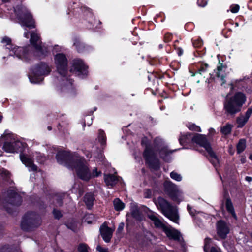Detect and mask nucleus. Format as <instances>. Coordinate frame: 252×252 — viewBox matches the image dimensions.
<instances>
[{
	"mask_svg": "<svg viewBox=\"0 0 252 252\" xmlns=\"http://www.w3.org/2000/svg\"><path fill=\"white\" fill-rule=\"evenodd\" d=\"M174 202H180L183 200L182 192L178 187L174 185Z\"/></svg>",
	"mask_w": 252,
	"mask_h": 252,
	"instance_id": "4be33fe9",
	"label": "nucleus"
},
{
	"mask_svg": "<svg viewBox=\"0 0 252 252\" xmlns=\"http://www.w3.org/2000/svg\"><path fill=\"white\" fill-rule=\"evenodd\" d=\"M94 200V197L92 193H88L85 194L84 201L89 209L93 206Z\"/></svg>",
	"mask_w": 252,
	"mask_h": 252,
	"instance_id": "5701e85b",
	"label": "nucleus"
},
{
	"mask_svg": "<svg viewBox=\"0 0 252 252\" xmlns=\"http://www.w3.org/2000/svg\"><path fill=\"white\" fill-rule=\"evenodd\" d=\"M225 206L227 211L230 213L232 217L235 219H237V216L234 211L233 205L231 199L228 198L226 200Z\"/></svg>",
	"mask_w": 252,
	"mask_h": 252,
	"instance_id": "aec40b11",
	"label": "nucleus"
},
{
	"mask_svg": "<svg viewBox=\"0 0 252 252\" xmlns=\"http://www.w3.org/2000/svg\"><path fill=\"white\" fill-rule=\"evenodd\" d=\"M35 214L33 213H27L23 217L21 226L22 229L28 230L29 227L36 226L40 224V220H37V222L35 224L36 218Z\"/></svg>",
	"mask_w": 252,
	"mask_h": 252,
	"instance_id": "1a4fd4ad",
	"label": "nucleus"
},
{
	"mask_svg": "<svg viewBox=\"0 0 252 252\" xmlns=\"http://www.w3.org/2000/svg\"><path fill=\"white\" fill-rule=\"evenodd\" d=\"M57 201V202H58V204L59 206H61L62 205V203L61 202V199H58V198H57L56 199Z\"/></svg>",
	"mask_w": 252,
	"mask_h": 252,
	"instance_id": "4d7b16f0",
	"label": "nucleus"
},
{
	"mask_svg": "<svg viewBox=\"0 0 252 252\" xmlns=\"http://www.w3.org/2000/svg\"><path fill=\"white\" fill-rule=\"evenodd\" d=\"M208 64H204V63H199L198 65V67H199L198 70V72L199 74H202L203 72H204L206 71L207 68H208Z\"/></svg>",
	"mask_w": 252,
	"mask_h": 252,
	"instance_id": "473e14b6",
	"label": "nucleus"
},
{
	"mask_svg": "<svg viewBox=\"0 0 252 252\" xmlns=\"http://www.w3.org/2000/svg\"><path fill=\"white\" fill-rule=\"evenodd\" d=\"M202 44V42L200 40H195L193 42V45L195 48H198L201 46Z\"/></svg>",
	"mask_w": 252,
	"mask_h": 252,
	"instance_id": "a19ab883",
	"label": "nucleus"
},
{
	"mask_svg": "<svg viewBox=\"0 0 252 252\" xmlns=\"http://www.w3.org/2000/svg\"><path fill=\"white\" fill-rule=\"evenodd\" d=\"M2 119V117L0 115V122H1Z\"/></svg>",
	"mask_w": 252,
	"mask_h": 252,
	"instance_id": "0e129e2a",
	"label": "nucleus"
},
{
	"mask_svg": "<svg viewBox=\"0 0 252 252\" xmlns=\"http://www.w3.org/2000/svg\"><path fill=\"white\" fill-rule=\"evenodd\" d=\"M170 175L171 178L173 179V176H174L173 172H171L170 174Z\"/></svg>",
	"mask_w": 252,
	"mask_h": 252,
	"instance_id": "052dcab7",
	"label": "nucleus"
},
{
	"mask_svg": "<svg viewBox=\"0 0 252 252\" xmlns=\"http://www.w3.org/2000/svg\"><path fill=\"white\" fill-rule=\"evenodd\" d=\"M24 35L25 37L28 38L29 37V32H24Z\"/></svg>",
	"mask_w": 252,
	"mask_h": 252,
	"instance_id": "13d9d810",
	"label": "nucleus"
},
{
	"mask_svg": "<svg viewBox=\"0 0 252 252\" xmlns=\"http://www.w3.org/2000/svg\"><path fill=\"white\" fill-rule=\"evenodd\" d=\"M246 101L244 94L238 92L226 100L224 108L225 110L230 114H235L241 110V108Z\"/></svg>",
	"mask_w": 252,
	"mask_h": 252,
	"instance_id": "20e7f679",
	"label": "nucleus"
},
{
	"mask_svg": "<svg viewBox=\"0 0 252 252\" xmlns=\"http://www.w3.org/2000/svg\"><path fill=\"white\" fill-rule=\"evenodd\" d=\"M87 66L83 61L80 59L74 60L70 71L79 76H84L87 74Z\"/></svg>",
	"mask_w": 252,
	"mask_h": 252,
	"instance_id": "9b49d317",
	"label": "nucleus"
},
{
	"mask_svg": "<svg viewBox=\"0 0 252 252\" xmlns=\"http://www.w3.org/2000/svg\"><path fill=\"white\" fill-rule=\"evenodd\" d=\"M30 42L36 49L39 56H42L46 55V53L47 52V49L45 47L42 46L40 36L37 33L31 34Z\"/></svg>",
	"mask_w": 252,
	"mask_h": 252,
	"instance_id": "f8f14e48",
	"label": "nucleus"
},
{
	"mask_svg": "<svg viewBox=\"0 0 252 252\" xmlns=\"http://www.w3.org/2000/svg\"><path fill=\"white\" fill-rule=\"evenodd\" d=\"M89 17L91 18V19L89 20V21L93 20V22L92 21H91V24H93V27L95 26V25L97 24V23H100V22L99 21H97L94 19V15L92 13H89Z\"/></svg>",
	"mask_w": 252,
	"mask_h": 252,
	"instance_id": "e433bc0d",
	"label": "nucleus"
},
{
	"mask_svg": "<svg viewBox=\"0 0 252 252\" xmlns=\"http://www.w3.org/2000/svg\"><path fill=\"white\" fill-rule=\"evenodd\" d=\"M11 198L13 199L12 200V204L14 205H18L22 202L21 197L16 192H11L9 194Z\"/></svg>",
	"mask_w": 252,
	"mask_h": 252,
	"instance_id": "b1692460",
	"label": "nucleus"
},
{
	"mask_svg": "<svg viewBox=\"0 0 252 252\" xmlns=\"http://www.w3.org/2000/svg\"><path fill=\"white\" fill-rule=\"evenodd\" d=\"M187 127H188V128L189 129L192 130V131H197V132L201 131V129H200V127L195 125L194 124L189 123L187 125Z\"/></svg>",
	"mask_w": 252,
	"mask_h": 252,
	"instance_id": "2f4dec72",
	"label": "nucleus"
},
{
	"mask_svg": "<svg viewBox=\"0 0 252 252\" xmlns=\"http://www.w3.org/2000/svg\"><path fill=\"white\" fill-rule=\"evenodd\" d=\"M230 229L227 224L223 220H220L217 223V232L221 239L226 238L229 233Z\"/></svg>",
	"mask_w": 252,
	"mask_h": 252,
	"instance_id": "4468645a",
	"label": "nucleus"
},
{
	"mask_svg": "<svg viewBox=\"0 0 252 252\" xmlns=\"http://www.w3.org/2000/svg\"><path fill=\"white\" fill-rule=\"evenodd\" d=\"M20 158L22 163L29 168L30 171L37 170V167L33 164V160L31 158L24 155H20Z\"/></svg>",
	"mask_w": 252,
	"mask_h": 252,
	"instance_id": "f3484780",
	"label": "nucleus"
},
{
	"mask_svg": "<svg viewBox=\"0 0 252 252\" xmlns=\"http://www.w3.org/2000/svg\"><path fill=\"white\" fill-rule=\"evenodd\" d=\"M172 39V35L170 34H166L164 36V41L166 42H169Z\"/></svg>",
	"mask_w": 252,
	"mask_h": 252,
	"instance_id": "c03bdc74",
	"label": "nucleus"
},
{
	"mask_svg": "<svg viewBox=\"0 0 252 252\" xmlns=\"http://www.w3.org/2000/svg\"><path fill=\"white\" fill-rule=\"evenodd\" d=\"M53 215L55 218L59 219L62 217L61 212L60 211L54 209L53 212Z\"/></svg>",
	"mask_w": 252,
	"mask_h": 252,
	"instance_id": "ea45409f",
	"label": "nucleus"
},
{
	"mask_svg": "<svg viewBox=\"0 0 252 252\" xmlns=\"http://www.w3.org/2000/svg\"><path fill=\"white\" fill-rule=\"evenodd\" d=\"M246 140L241 139L237 145V151L238 153H240L244 151L246 148Z\"/></svg>",
	"mask_w": 252,
	"mask_h": 252,
	"instance_id": "a878e982",
	"label": "nucleus"
},
{
	"mask_svg": "<svg viewBox=\"0 0 252 252\" xmlns=\"http://www.w3.org/2000/svg\"><path fill=\"white\" fill-rule=\"evenodd\" d=\"M252 114V106L248 108L245 115H244L248 120H249L250 116Z\"/></svg>",
	"mask_w": 252,
	"mask_h": 252,
	"instance_id": "58836bf2",
	"label": "nucleus"
},
{
	"mask_svg": "<svg viewBox=\"0 0 252 252\" xmlns=\"http://www.w3.org/2000/svg\"><path fill=\"white\" fill-rule=\"evenodd\" d=\"M48 129L50 131L52 129V127L51 126H48L47 127Z\"/></svg>",
	"mask_w": 252,
	"mask_h": 252,
	"instance_id": "680f3d73",
	"label": "nucleus"
},
{
	"mask_svg": "<svg viewBox=\"0 0 252 252\" xmlns=\"http://www.w3.org/2000/svg\"><path fill=\"white\" fill-rule=\"evenodd\" d=\"M1 42L6 46V49L10 50V56L15 55L19 59L26 61L28 60L30 53L26 48L20 47H13V45L11 44V39L7 36H5L2 38Z\"/></svg>",
	"mask_w": 252,
	"mask_h": 252,
	"instance_id": "0eeeda50",
	"label": "nucleus"
},
{
	"mask_svg": "<svg viewBox=\"0 0 252 252\" xmlns=\"http://www.w3.org/2000/svg\"><path fill=\"white\" fill-rule=\"evenodd\" d=\"M96 250L99 252H108L107 249L102 248L100 245L97 246Z\"/></svg>",
	"mask_w": 252,
	"mask_h": 252,
	"instance_id": "49530a36",
	"label": "nucleus"
},
{
	"mask_svg": "<svg viewBox=\"0 0 252 252\" xmlns=\"http://www.w3.org/2000/svg\"><path fill=\"white\" fill-rule=\"evenodd\" d=\"M37 160H38L39 162H41L42 160H40V159H37Z\"/></svg>",
	"mask_w": 252,
	"mask_h": 252,
	"instance_id": "338daca9",
	"label": "nucleus"
},
{
	"mask_svg": "<svg viewBox=\"0 0 252 252\" xmlns=\"http://www.w3.org/2000/svg\"><path fill=\"white\" fill-rule=\"evenodd\" d=\"M179 142L184 148H190L192 144L195 143L200 147L203 148L209 156V159L212 163L215 166L218 162V158L213 151L209 142L206 137L201 134H197L192 136L191 134H182L179 139Z\"/></svg>",
	"mask_w": 252,
	"mask_h": 252,
	"instance_id": "f03ea898",
	"label": "nucleus"
},
{
	"mask_svg": "<svg viewBox=\"0 0 252 252\" xmlns=\"http://www.w3.org/2000/svg\"><path fill=\"white\" fill-rule=\"evenodd\" d=\"M172 184L170 182L166 181L164 184V187L165 188L166 191L167 192H169L170 188H171Z\"/></svg>",
	"mask_w": 252,
	"mask_h": 252,
	"instance_id": "c9c22d12",
	"label": "nucleus"
},
{
	"mask_svg": "<svg viewBox=\"0 0 252 252\" xmlns=\"http://www.w3.org/2000/svg\"><path fill=\"white\" fill-rule=\"evenodd\" d=\"M251 237L252 238V233L251 234Z\"/></svg>",
	"mask_w": 252,
	"mask_h": 252,
	"instance_id": "774afa93",
	"label": "nucleus"
},
{
	"mask_svg": "<svg viewBox=\"0 0 252 252\" xmlns=\"http://www.w3.org/2000/svg\"><path fill=\"white\" fill-rule=\"evenodd\" d=\"M146 141H147V138L144 137L142 139V141H141V144L142 145H145V146H146L145 149L144 153H143V156H144V157L146 162L149 165H151V156L152 155V153H151V151H150L148 149V147L147 144L146 143Z\"/></svg>",
	"mask_w": 252,
	"mask_h": 252,
	"instance_id": "6ab92c4d",
	"label": "nucleus"
},
{
	"mask_svg": "<svg viewBox=\"0 0 252 252\" xmlns=\"http://www.w3.org/2000/svg\"><path fill=\"white\" fill-rule=\"evenodd\" d=\"M245 179L246 181H247L248 182H250L252 181V177H249V176H247V177H246Z\"/></svg>",
	"mask_w": 252,
	"mask_h": 252,
	"instance_id": "6e6d98bb",
	"label": "nucleus"
},
{
	"mask_svg": "<svg viewBox=\"0 0 252 252\" xmlns=\"http://www.w3.org/2000/svg\"><path fill=\"white\" fill-rule=\"evenodd\" d=\"M74 45L76 46V49L78 52H81V49L80 47L82 46V44L79 41H76L74 43Z\"/></svg>",
	"mask_w": 252,
	"mask_h": 252,
	"instance_id": "de8ad7c7",
	"label": "nucleus"
},
{
	"mask_svg": "<svg viewBox=\"0 0 252 252\" xmlns=\"http://www.w3.org/2000/svg\"><path fill=\"white\" fill-rule=\"evenodd\" d=\"M232 126L231 124H227L221 128V132L224 135H227L231 133Z\"/></svg>",
	"mask_w": 252,
	"mask_h": 252,
	"instance_id": "c756f323",
	"label": "nucleus"
},
{
	"mask_svg": "<svg viewBox=\"0 0 252 252\" xmlns=\"http://www.w3.org/2000/svg\"><path fill=\"white\" fill-rule=\"evenodd\" d=\"M51 71V68L47 64L41 63L31 70L29 75L30 81L33 84L40 83L43 80V76L48 75Z\"/></svg>",
	"mask_w": 252,
	"mask_h": 252,
	"instance_id": "39448f33",
	"label": "nucleus"
},
{
	"mask_svg": "<svg viewBox=\"0 0 252 252\" xmlns=\"http://www.w3.org/2000/svg\"><path fill=\"white\" fill-rule=\"evenodd\" d=\"M6 140L3 146V149L5 152L13 153L21 152L23 150L25 143L16 139L13 135L7 136Z\"/></svg>",
	"mask_w": 252,
	"mask_h": 252,
	"instance_id": "6e6552de",
	"label": "nucleus"
},
{
	"mask_svg": "<svg viewBox=\"0 0 252 252\" xmlns=\"http://www.w3.org/2000/svg\"><path fill=\"white\" fill-rule=\"evenodd\" d=\"M94 217L92 214H88L85 216V221H86L87 223L91 224L92 223V221L90 219H93Z\"/></svg>",
	"mask_w": 252,
	"mask_h": 252,
	"instance_id": "4c0bfd02",
	"label": "nucleus"
},
{
	"mask_svg": "<svg viewBox=\"0 0 252 252\" xmlns=\"http://www.w3.org/2000/svg\"><path fill=\"white\" fill-rule=\"evenodd\" d=\"M98 141L100 143L101 145L103 146L106 144V137L104 132L102 130H99L98 136Z\"/></svg>",
	"mask_w": 252,
	"mask_h": 252,
	"instance_id": "bb28decb",
	"label": "nucleus"
},
{
	"mask_svg": "<svg viewBox=\"0 0 252 252\" xmlns=\"http://www.w3.org/2000/svg\"><path fill=\"white\" fill-rule=\"evenodd\" d=\"M56 158L60 164H64L68 169H75L78 177L83 180L88 181L102 174L96 167L91 172L84 159L77 156H73L69 152H59L56 155Z\"/></svg>",
	"mask_w": 252,
	"mask_h": 252,
	"instance_id": "f257e3e1",
	"label": "nucleus"
},
{
	"mask_svg": "<svg viewBox=\"0 0 252 252\" xmlns=\"http://www.w3.org/2000/svg\"><path fill=\"white\" fill-rule=\"evenodd\" d=\"M249 158L252 161V153L250 155Z\"/></svg>",
	"mask_w": 252,
	"mask_h": 252,
	"instance_id": "e2e57ef3",
	"label": "nucleus"
},
{
	"mask_svg": "<svg viewBox=\"0 0 252 252\" xmlns=\"http://www.w3.org/2000/svg\"><path fill=\"white\" fill-rule=\"evenodd\" d=\"M197 3L198 5L204 7L207 4L206 0H198Z\"/></svg>",
	"mask_w": 252,
	"mask_h": 252,
	"instance_id": "a18cd8bd",
	"label": "nucleus"
},
{
	"mask_svg": "<svg viewBox=\"0 0 252 252\" xmlns=\"http://www.w3.org/2000/svg\"><path fill=\"white\" fill-rule=\"evenodd\" d=\"M104 181L108 186L112 187L118 182L119 180L118 177L115 175L104 174Z\"/></svg>",
	"mask_w": 252,
	"mask_h": 252,
	"instance_id": "a211bd4d",
	"label": "nucleus"
},
{
	"mask_svg": "<svg viewBox=\"0 0 252 252\" xmlns=\"http://www.w3.org/2000/svg\"><path fill=\"white\" fill-rule=\"evenodd\" d=\"M92 124V122L91 123H88L87 125L88 126H89Z\"/></svg>",
	"mask_w": 252,
	"mask_h": 252,
	"instance_id": "69168bd1",
	"label": "nucleus"
},
{
	"mask_svg": "<svg viewBox=\"0 0 252 252\" xmlns=\"http://www.w3.org/2000/svg\"><path fill=\"white\" fill-rule=\"evenodd\" d=\"M182 179V177L181 175L174 173V180L177 181H181Z\"/></svg>",
	"mask_w": 252,
	"mask_h": 252,
	"instance_id": "09e8293b",
	"label": "nucleus"
},
{
	"mask_svg": "<svg viewBox=\"0 0 252 252\" xmlns=\"http://www.w3.org/2000/svg\"><path fill=\"white\" fill-rule=\"evenodd\" d=\"M113 204L114 208L116 211H121L125 207L124 203L119 198H116L114 200Z\"/></svg>",
	"mask_w": 252,
	"mask_h": 252,
	"instance_id": "393cba45",
	"label": "nucleus"
},
{
	"mask_svg": "<svg viewBox=\"0 0 252 252\" xmlns=\"http://www.w3.org/2000/svg\"><path fill=\"white\" fill-rule=\"evenodd\" d=\"M165 152V150H162L160 152V156L165 161H167V159L166 158V156L169 155V153H166V155L164 156L163 153Z\"/></svg>",
	"mask_w": 252,
	"mask_h": 252,
	"instance_id": "8fccbe9b",
	"label": "nucleus"
},
{
	"mask_svg": "<svg viewBox=\"0 0 252 252\" xmlns=\"http://www.w3.org/2000/svg\"><path fill=\"white\" fill-rule=\"evenodd\" d=\"M174 49L176 50V53H177V55H178V56H181L183 55V50L181 48H180V47L176 48L174 46Z\"/></svg>",
	"mask_w": 252,
	"mask_h": 252,
	"instance_id": "37998d69",
	"label": "nucleus"
},
{
	"mask_svg": "<svg viewBox=\"0 0 252 252\" xmlns=\"http://www.w3.org/2000/svg\"><path fill=\"white\" fill-rule=\"evenodd\" d=\"M187 208H188V210L189 213L190 214L193 215V213L190 212V209H191V207L189 205H188Z\"/></svg>",
	"mask_w": 252,
	"mask_h": 252,
	"instance_id": "bf43d9fd",
	"label": "nucleus"
},
{
	"mask_svg": "<svg viewBox=\"0 0 252 252\" xmlns=\"http://www.w3.org/2000/svg\"><path fill=\"white\" fill-rule=\"evenodd\" d=\"M240 9V6L238 4H232L230 6V10L233 13H237Z\"/></svg>",
	"mask_w": 252,
	"mask_h": 252,
	"instance_id": "72a5a7b5",
	"label": "nucleus"
},
{
	"mask_svg": "<svg viewBox=\"0 0 252 252\" xmlns=\"http://www.w3.org/2000/svg\"><path fill=\"white\" fill-rule=\"evenodd\" d=\"M14 12L16 15L18 22L22 26L30 28L35 27L34 21L32 15L27 9L22 5H18L14 8Z\"/></svg>",
	"mask_w": 252,
	"mask_h": 252,
	"instance_id": "423d86ee",
	"label": "nucleus"
},
{
	"mask_svg": "<svg viewBox=\"0 0 252 252\" xmlns=\"http://www.w3.org/2000/svg\"><path fill=\"white\" fill-rule=\"evenodd\" d=\"M210 252H221L219 249L216 247H212L211 248Z\"/></svg>",
	"mask_w": 252,
	"mask_h": 252,
	"instance_id": "603ef678",
	"label": "nucleus"
},
{
	"mask_svg": "<svg viewBox=\"0 0 252 252\" xmlns=\"http://www.w3.org/2000/svg\"><path fill=\"white\" fill-rule=\"evenodd\" d=\"M248 120L244 116L240 115L237 118V123L238 124V127H242L246 123L248 122Z\"/></svg>",
	"mask_w": 252,
	"mask_h": 252,
	"instance_id": "cd10ccee",
	"label": "nucleus"
},
{
	"mask_svg": "<svg viewBox=\"0 0 252 252\" xmlns=\"http://www.w3.org/2000/svg\"><path fill=\"white\" fill-rule=\"evenodd\" d=\"M179 249L180 252H186V244L183 240V237L177 230L174 229V246Z\"/></svg>",
	"mask_w": 252,
	"mask_h": 252,
	"instance_id": "2eb2a0df",
	"label": "nucleus"
},
{
	"mask_svg": "<svg viewBox=\"0 0 252 252\" xmlns=\"http://www.w3.org/2000/svg\"><path fill=\"white\" fill-rule=\"evenodd\" d=\"M156 205L159 207L165 216L173 221V210L168 202L162 197H158Z\"/></svg>",
	"mask_w": 252,
	"mask_h": 252,
	"instance_id": "9d476101",
	"label": "nucleus"
},
{
	"mask_svg": "<svg viewBox=\"0 0 252 252\" xmlns=\"http://www.w3.org/2000/svg\"><path fill=\"white\" fill-rule=\"evenodd\" d=\"M99 231L103 240L106 243L109 242L114 229L109 227L106 222H104L100 226Z\"/></svg>",
	"mask_w": 252,
	"mask_h": 252,
	"instance_id": "dca6fc26",
	"label": "nucleus"
},
{
	"mask_svg": "<svg viewBox=\"0 0 252 252\" xmlns=\"http://www.w3.org/2000/svg\"><path fill=\"white\" fill-rule=\"evenodd\" d=\"M66 226L68 228L72 230L73 231H75V227L74 224L72 226H69V224H66Z\"/></svg>",
	"mask_w": 252,
	"mask_h": 252,
	"instance_id": "5fc2aeb1",
	"label": "nucleus"
},
{
	"mask_svg": "<svg viewBox=\"0 0 252 252\" xmlns=\"http://www.w3.org/2000/svg\"><path fill=\"white\" fill-rule=\"evenodd\" d=\"M130 207L132 217L137 220H140V214L137 206L135 203H131Z\"/></svg>",
	"mask_w": 252,
	"mask_h": 252,
	"instance_id": "412c9836",
	"label": "nucleus"
},
{
	"mask_svg": "<svg viewBox=\"0 0 252 252\" xmlns=\"http://www.w3.org/2000/svg\"><path fill=\"white\" fill-rule=\"evenodd\" d=\"M78 250L79 252H88V247L87 245L83 244L79 245Z\"/></svg>",
	"mask_w": 252,
	"mask_h": 252,
	"instance_id": "f704fd0d",
	"label": "nucleus"
},
{
	"mask_svg": "<svg viewBox=\"0 0 252 252\" xmlns=\"http://www.w3.org/2000/svg\"><path fill=\"white\" fill-rule=\"evenodd\" d=\"M224 67L222 65H220L217 67L218 72L217 73V76L218 77L220 78L222 80V84L225 83L224 78L225 75L221 72Z\"/></svg>",
	"mask_w": 252,
	"mask_h": 252,
	"instance_id": "c85d7f7f",
	"label": "nucleus"
},
{
	"mask_svg": "<svg viewBox=\"0 0 252 252\" xmlns=\"http://www.w3.org/2000/svg\"><path fill=\"white\" fill-rule=\"evenodd\" d=\"M54 63L57 72L60 75L61 79L58 77V80L61 79L63 82L62 85L64 87L72 86V80L69 79L66 76L68 61L66 56L62 53L57 54L54 57Z\"/></svg>",
	"mask_w": 252,
	"mask_h": 252,
	"instance_id": "7ed1b4c3",
	"label": "nucleus"
},
{
	"mask_svg": "<svg viewBox=\"0 0 252 252\" xmlns=\"http://www.w3.org/2000/svg\"><path fill=\"white\" fill-rule=\"evenodd\" d=\"M174 223L179 224V216L177 213V210L174 208Z\"/></svg>",
	"mask_w": 252,
	"mask_h": 252,
	"instance_id": "79ce46f5",
	"label": "nucleus"
},
{
	"mask_svg": "<svg viewBox=\"0 0 252 252\" xmlns=\"http://www.w3.org/2000/svg\"><path fill=\"white\" fill-rule=\"evenodd\" d=\"M215 133V130L213 128H210L209 129V134L211 135H213Z\"/></svg>",
	"mask_w": 252,
	"mask_h": 252,
	"instance_id": "864d4df0",
	"label": "nucleus"
},
{
	"mask_svg": "<svg viewBox=\"0 0 252 252\" xmlns=\"http://www.w3.org/2000/svg\"><path fill=\"white\" fill-rule=\"evenodd\" d=\"M212 243V240L209 238H206L204 240V251L205 252H208L210 245Z\"/></svg>",
	"mask_w": 252,
	"mask_h": 252,
	"instance_id": "7c9ffc66",
	"label": "nucleus"
},
{
	"mask_svg": "<svg viewBox=\"0 0 252 252\" xmlns=\"http://www.w3.org/2000/svg\"><path fill=\"white\" fill-rule=\"evenodd\" d=\"M124 223L123 222H121L119 224V226H118V229H117V231L119 232H121L123 229H124Z\"/></svg>",
	"mask_w": 252,
	"mask_h": 252,
	"instance_id": "3c124183",
	"label": "nucleus"
},
{
	"mask_svg": "<svg viewBox=\"0 0 252 252\" xmlns=\"http://www.w3.org/2000/svg\"><path fill=\"white\" fill-rule=\"evenodd\" d=\"M149 218L152 220L155 226L157 227L163 228L164 231L166 234L167 236L170 239L173 238V232L167 228L159 219L157 215L155 214H151L148 215Z\"/></svg>",
	"mask_w": 252,
	"mask_h": 252,
	"instance_id": "ddd939ff",
	"label": "nucleus"
}]
</instances>
